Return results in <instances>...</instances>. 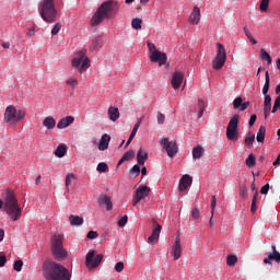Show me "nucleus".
I'll return each mask as SVG.
<instances>
[{"mask_svg": "<svg viewBox=\"0 0 280 280\" xmlns=\"http://www.w3.org/2000/svg\"><path fill=\"white\" fill-rule=\"evenodd\" d=\"M119 10L118 2L115 0H106L98 9L93 13V16L90 21L91 26L96 27L102 24L105 20H109L114 13H117Z\"/></svg>", "mask_w": 280, "mask_h": 280, "instance_id": "obj_1", "label": "nucleus"}, {"mask_svg": "<svg viewBox=\"0 0 280 280\" xmlns=\"http://www.w3.org/2000/svg\"><path fill=\"white\" fill-rule=\"evenodd\" d=\"M46 280H71L72 273L68 268L56 261H46L43 266Z\"/></svg>", "mask_w": 280, "mask_h": 280, "instance_id": "obj_2", "label": "nucleus"}, {"mask_svg": "<svg viewBox=\"0 0 280 280\" xmlns=\"http://www.w3.org/2000/svg\"><path fill=\"white\" fill-rule=\"evenodd\" d=\"M4 209L11 221L20 220L22 215V208L12 190H7L4 199H0V210Z\"/></svg>", "mask_w": 280, "mask_h": 280, "instance_id": "obj_3", "label": "nucleus"}, {"mask_svg": "<svg viewBox=\"0 0 280 280\" xmlns=\"http://www.w3.org/2000/svg\"><path fill=\"white\" fill-rule=\"evenodd\" d=\"M42 19L47 23H55L57 21L58 11L56 9L55 0H43L38 7Z\"/></svg>", "mask_w": 280, "mask_h": 280, "instance_id": "obj_4", "label": "nucleus"}, {"mask_svg": "<svg viewBox=\"0 0 280 280\" xmlns=\"http://www.w3.org/2000/svg\"><path fill=\"white\" fill-rule=\"evenodd\" d=\"M71 67L79 73H84L91 68V59L86 55V50H80L71 60Z\"/></svg>", "mask_w": 280, "mask_h": 280, "instance_id": "obj_5", "label": "nucleus"}, {"mask_svg": "<svg viewBox=\"0 0 280 280\" xmlns=\"http://www.w3.org/2000/svg\"><path fill=\"white\" fill-rule=\"evenodd\" d=\"M50 250L52 252V257L57 258V261H65L68 257V252L63 247V238L61 235H55L50 238Z\"/></svg>", "mask_w": 280, "mask_h": 280, "instance_id": "obj_6", "label": "nucleus"}, {"mask_svg": "<svg viewBox=\"0 0 280 280\" xmlns=\"http://www.w3.org/2000/svg\"><path fill=\"white\" fill-rule=\"evenodd\" d=\"M25 117V112L24 109H19L16 112L15 107L13 105H9L4 112V122L9 125H14L22 120Z\"/></svg>", "mask_w": 280, "mask_h": 280, "instance_id": "obj_7", "label": "nucleus"}, {"mask_svg": "<svg viewBox=\"0 0 280 280\" xmlns=\"http://www.w3.org/2000/svg\"><path fill=\"white\" fill-rule=\"evenodd\" d=\"M238 124H240V116L234 115L226 128V138L230 141H236L238 139Z\"/></svg>", "mask_w": 280, "mask_h": 280, "instance_id": "obj_8", "label": "nucleus"}, {"mask_svg": "<svg viewBox=\"0 0 280 280\" xmlns=\"http://www.w3.org/2000/svg\"><path fill=\"white\" fill-rule=\"evenodd\" d=\"M160 145L166 151L170 159H174L178 154V144L176 141H170L168 138H163L160 140Z\"/></svg>", "mask_w": 280, "mask_h": 280, "instance_id": "obj_9", "label": "nucleus"}, {"mask_svg": "<svg viewBox=\"0 0 280 280\" xmlns=\"http://www.w3.org/2000/svg\"><path fill=\"white\" fill-rule=\"evenodd\" d=\"M104 259L103 254H98L95 256V250H91L86 254L85 257V266L89 270H93L100 267V264Z\"/></svg>", "mask_w": 280, "mask_h": 280, "instance_id": "obj_10", "label": "nucleus"}, {"mask_svg": "<svg viewBox=\"0 0 280 280\" xmlns=\"http://www.w3.org/2000/svg\"><path fill=\"white\" fill-rule=\"evenodd\" d=\"M217 47H218V54L215 56V59L213 60L212 67L214 70L219 71L224 67V63L226 60V52L222 44L218 43Z\"/></svg>", "mask_w": 280, "mask_h": 280, "instance_id": "obj_11", "label": "nucleus"}, {"mask_svg": "<svg viewBox=\"0 0 280 280\" xmlns=\"http://www.w3.org/2000/svg\"><path fill=\"white\" fill-rule=\"evenodd\" d=\"M149 60H151V62H158L159 67H163V65H166L167 62V55L166 52L155 50L151 54V56H149Z\"/></svg>", "mask_w": 280, "mask_h": 280, "instance_id": "obj_12", "label": "nucleus"}, {"mask_svg": "<svg viewBox=\"0 0 280 280\" xmlns=\"http://www.w3.org/2000/svg\"><path fill=\"white\" fill-rule=\"evenodd\" d=\"M185 79V73L182 71H175L172 74L171 84L174 90H179Z\"/></svg>", "mask_w": 280, "mask_h": 280, "instance_id": "obj_13", "label": "nucleus"}, {"mask_svg": "<svg viewBox=\"0 0 280 280\" xmlns=\"http://www.w3.org/2000/svg\"><path fill=\"white\" fill-rule=\"evenodd\" d=\"M172 253H173L174 259H180V257L183 255L180 235H176L175 242H174V244L172 246Z\"/></svg>", "mask_w": 280, "mask_h": 280, "instance_id": "obj_14", "label": "nucleus"}, {"mask_svg": "<svg viewBox=\"0 0 280 280\" xmlns=\"http://www.w3.org/2000/svg\"><path fill=\"white\" fill-rule=\"evenodd\" d=\"M202 18L200 13V8L199 7H194L190 16H189V24L191 25H199L200 24V19Z\"/></svg>", "mask_w": 280, "mask_h": 280, "instance_id": "obj_15", "label": "nucleus"}, {"mask_svg": "<svg viewBox=\"0 0 280 280\" xmlns=\"http://www.w3.org/2000/svg\"><path fill=\"white\" fill-rule=\"evenodd\" d=\"M192 184V177L188 174L183 175L180 180H179V185H178V190L180 192L185 191L189 186H191Z\"/></svg>", "mask_w": 280, "mask_h": 280, "instance_id": "obj_16", "label": "nucleus"}, {"mask_svg": "<svg viewBox=\"0 0 280 280\" xmlns=\"http://www.w3.org/2000/svg\"><path fill=\"white\" fill-rule=\"evenodd\" d=\"M161 231L162 226L160 224H155V229H153V232L151 233V236H149V240H147V242L149 244L156 243L160 238Z\"/></svg>", "mask_w": 280, "mask_h": 280, "instance_id": "obj_17", "label": "nucleus"}, {"mask_svg": "<svg viewBox=\"0 0 280 280\" xmlns=\"http://www.w3.org/2000/svg\"><path fill=\"white\" fill-rule=\"evenodd\" d=\"M74 122V117L68 116L57 122V129H65Z\"/></svg>", "mask_w": 280, "mask_h": 280, "instance_id": "obj_18", "label": "nucleus"}, {"mask_svg": "<svg viewBox=\"0 0 280 280\" xmlns=\"http://www.w3.org/2000/svg\"><path fill=\"white\" fill-rule=\"evenodd\" d=\"M98 203L100 205H105L107 211H110L113 209V203L110 201V197L106 194H103L98 197Z\"/></svg>", "mask_w": 280, "mask_h": 280, "instance_id": "obj_19", "label": "nucleus"}, {"mask_svg": "<svg viewBox=\"0 0 280 280\" xmlns=\"http://www.w3.org/2000/svg\"><path fill=\"white\" fill-rule=\"evenodd\" d=\"M136 195L138 198L143 200L150 195V187L148 186H139L138 189L136 190Z\"/></svg>", "mask_w": 280, "mask_h": 280, "instance_id": "obj_20", "label": "nucleus"}, {"mask_svg": "<svg viewBox=\"0 0 280 280\" xmlns=\"http://www.w3.org/2000/svg\"><path fill=\"white\" fill-rule=\"evenodd\" d=\"M149 155L148 152L143 149H140L137 154V161L140 166H143L145 164V161H148Z\"/></svg>", "mask_w": 280, "mask_h": 280, "instance_id": "obj_21", "label": "nucleus"}, {"mask_svg": "<svg viewBox=\"0 0 280 280\" xmlns=\"http://www.w3.org/2000/svg\"><path fill=\"white\" fill-rule=\"evenodd\" d=\"M109 141H110V137L106 133L103 135L98 143V150L104 151L108 149Z\"/></svg>", "mask_w": 280, "mask_h": 280, "instance_id": "obj_22", "label": "nucleus"}, {"mask_svg": "<svg viewBox=\"0 0 280 280\" xmlns=\"http://www.w3.org/2000/svg\"><path fill=\"white\" fill-rule=\"evenodd\" d=\"M119 110H118V107H113L110 106L108 108V117L109 119L115 122L118 118H119Z\"/></svg>", "mask_w": 280, "mask_h": 280, "instance_id": "obj_23", "label": "nucleus"}, {"mask_svg": "<svg viewBox=\"0 0 280 280\" xmlns=\"http://www.w3.org/2000/svg\"><path fill=\"white\" fill-rule=\"evenodd\" d=\"M269 89H270V75H269V71H266L265 73V83H264V86H262V95L267 96L268 95V92H269Z\"/></svg>", "mask_w": 280, "mask_h": 280, "instance_id": "obj_24", "label": "nucleus"}, {"mask_svg": "<svg viewBox=\"0 0 280 280\" xmlns=\"http://www.w3.org/2000/svg\"><path fill=\"white\" fill-rule=\"evenodd\" d=\"M44 127L48 130H52L56 127V119L51 116L46 117L43 121Z\"/></svg>", "mask_w": 280, "mask_h": 280, "instance_id": "obj_25", "label": "nucleus"}, {"mask_svg": "<svg viewBox=\"0 0 280 280\" xmlns=\"http://www.w3.org/2000/svg\"><path fill=\"white\" fill-rule=\"evenodd\" d=\"M69 222L72 226H80L84 223V219L79 215H70Z\"/></svg>", "mask_w": 280, "mask_h": 280, "instance_id": "obj_26", "label": "nucleus"}, {"mask_svg": "<svg viewBox=\"0 0 280 280\" xmlns=\"http://www.w3.org/2000/svg\"><path fill=\"white\" fill-rule=\"evenodd\" d=\"M67 150L68 148L66 144H59V147H57V150H55V156H57V159H62V156H66Z\"/></svg>", "mask_w": 280, "mask_h": 280, "instance_id": "obj_27", "label": "nucleus"}, {"mask_svg": "<svg viewBox=\"0 0 280 280\" xmlns=\"http://www.w3.org/2000/svg\"><path fill=\"white\" fill-rule=\"evenodd\" d=\"M205 156V148L197 145L192 149V159H202Z\"/></svg>", "mask_w": 280, "mask_h": 280, "instance_id": "obj_28", "label": "nucleus"}, {"mask_svg": "<svg viewBox=\"0 0 280 280\" xmlns=\"http://www.w3.org/2000/svg\"><path fill=\"white\" fill-rule=\"evenodd\" d=\"M102 46H104V39L102 38V36H97L92 39V48L94 50H100V48H102Z\"/></svg>", "mask_w": 280, "mask_h": 280, "instance_id": "obj_29", "label": "nucleus"}, {"mask_svg": "<svg viewBox=\"0 0 280 280\" xmlns=\"http://www.w3.org/2000/svg\"><path fill=\"white\" fill-rule=\"evenodd\" d=\"M266 127L265 126H260L258 131H257V135H256V140L257 142H264L265 139H266Z\"/></svg>", "mask_w": 280, "mask_h": 280, "instance_id": "obj_30", "label": "nucleus"}, {"mask_svg": "<svg viewBox=\"0 0 280 280\" xmlns=\"http://www.w3.org/2000/svg\"><path fill=\"white\" fill-rule=\"evenodd\" d=\"M141 122H142V120H139V121L136 124V126L133 127L132 132H131V135H130V137H129V139H128V141H127V143H126V145H125V148H127V147L131 143V141L133 140V138L136 137V135H137V132H138L140 126H141Z\"/></svg>", "mask_w": 280, "mask_h": 280, "instance_id": "obj_31", "label": "nucleus"}, {"mask_svg": "<svg viewBox=\"0 0 280 280\" xmlns=\"http://www.w3.org/2000/svg\"><path fill=\"white\" fill-rule=\"evenodd\" d=\"M260 60H266L267 65H271L272 63V57L264 48L260 49Z\"/></svg>", "mask_w": 280, "mask_h": 280, "instance_id": "obj_32", "label": "nucleus"}, {"mask_svg": "<svg viewBox=\"0 0 280 280\" xmlns=\"http://www.w3.org/2000/svg\"><path fill=\"white\" fill-rule=\"evenodd\" d=\"M245 165H247V167L253 168L256 165V158L255 155L252 153L249 154V156H247V159L245 160Z\"/></svg>", "mask_w": 280, "mask_h": 280, "instance_id": "obj_33", "label": "nucleus"}, {"mask_svg": "<svg viewBox=\"0 0 280 280\" xmlns=\"http://www.w3.org/2000/svg\"><path fill=\"white\" fill-rule=\"evenodd\" d=\"M66 84L68 86H71L72 89H75L79 85V80H78V78L71 77L66 80Z\"/></svg>", "mask_w": 280, "mask_h": 280, "instance_id": "obj_34", "label": "nucleus"}, {"mask_svg": "<svg viewBox=\"0 0 280 280\" xmlns=\"http://www.w3.org/2000/svg\"><path fill=\"white\" fill-rule=\"evenodd\" d=\"M254 141H255V135L249 132V135L245 137V145H247V148H250Z\"/></svg>", "mask_w": 280, "mask_h": 280, "instance_id": "obj_35", "label": "nucleus"}, {"mask_svg": "<svg viewBox=\"0 0 280 280\" xmlns=\"http://www.w3.org/2000/svg\"><path fill=\"white\" fill-rule=\"evenodd\" d=\"M226 262L229 267H235V265L237 264V256L229 255L226 258Z\"/></svg>", "mask_w": 280, "mask_h": 280, "instance_id": "obj_36", "label": "nucleus"}, {"mask_svg": "<svg viewBox=\"0 0 280 280\" xmlns=\"http://www.w3.org/2000/svg\"><path fill=\"white\" fill-rule=\"evenodd\" d=\"M243 33H245V36H247V38H249V42H252V44L257 45L258 42L253 37V34L248 31L247 27H243Z\"/></svg>", "mask_w": 280, "mask_h": 280, "instance_id": "obj_37", "label": "nucleus"}, {"mask_svg": "<svg viewBox=\"0 0 280 280\" xmlns=\"http://www.w3.org/2000/svg\"><path fill=\"white\" fill-rule=\"evenodd\" d=\"M75 178L74 174H68L65 179V186L69 190V186L72 184V180Z\"/></svg>", "mask_w": 280, "mask_h": 280, "instance_id": "obj_38", "label": "nucleus"}, {"mask_svg": "<svg viewBox=\"0 0 280 280\" xmlns=\"http://www.w3.org/2000/svg\"><path fill=\"white\" fill-rule=\"evenodd\" d=\"M96 170L98 173H106V172H108V164H106L105 162H101V163H98Z\"/></svg>", "mask_w": 280, "mask_h": 280, "instance_id": "obj_39", "label": "nucleus"}, {"mask_svg": "<svg viewBox=\"0 0 280 280\" xmlns=\"http://www.w3.org/2000/svg\"><path fill=\"white\" fill-rule=\"evenodd\" d=\"M269 3H270V0H261L260 1V11L261 12H267L268 11V8H269Z\"/></svg>", "mask_w": 280, "mask_h": 280, "instance_id": "obj_40", "label": "nucleus"}, {"mask_svg": "<svg viewBox=\"0 0 280 280\" xmlns=\"http://www.w3.org/2000/svg\"><path fill=\"white\" fill-rule=\"evenodd\" d=\"M268 255H269V259H272V261L280 264V253L279 252L270 253Z\"/></svg>", "mask_w": 280, "mask_h": 280, "instance_id": "obj_41", "label": "nucleus"}, {"mask_svg": "<svg viewBox=\"0 0 280 280\" xmlns=\"http://www.w3.org/2000/svg\"><path fill=\"white\" fill-rule=\"evenodd\" d=\"M141 24H142L141 19H135V20H132V23H131V25L135 30H141L142 28Z\"/></svg>", "mask_w": 280, "mask_h": 280, "instance_id": "obj_42", "label": "nucleus"}, {"mask_svg": "<svg viewBox=\"0 0 280 280\" xmlns=\"http://www.w3.org/2000/svg\"><path fill=\"white\" fill-rule=\"evenodd\" d=\"M242 104H243V98L242 96H238L236 97L234 101H233V106L235 109H240L242 107Z\"/></svg>", "mask_w": 280, "mask_h": 280, "instance_id": "obj_43", "label": "nucleus"}, {"mask_svg": "<svg viewBox=\"0 0 280 280\" xmlns=\"http://www.w3.org/2000/svg\"><path fill=\"white\" fill-rule=\"evenodd\" d=\"M130 175L133 176V177H138L140 175V166L139 165H135L130 170Z\"/></svg>", "mask_w": 280, "mask_h": 280, "instance_id": "obj_44", "label": "nucleus"}, {"mask_svg": "<svg viewBox=\"0 0 280 280\" xmlns=\"http://www.w3.org/2000/svg\"><path fill=\"white\" fill-rule=\"evenodd\" d=\"M22 267H23V261L22 260L14 261V265H13L14 271L21 272Z\"/></svg>", "mask_w": 280, "mask_h": 280, "instance_id": "obj_45", "label": "nucleus"}, {"mask_svg": "<svg viewBox=\"0 0 280 280\" xmlns=\"http://www.w3.org/2000/svg\"><path fill=\"white\" fill-rule=\"evenodd\" d=\"M272 105H264V117L267 119L271 113Z\"/></svg>", "mask_w": 280, "mask_h": 280, "instance_id": "obj_46", "label": "nucleus"}, {"mask_svg": "<svg viewBox=\"0 0 280 280\" xmlns=\"http://www.w3.org/2000/svg\"><path fill=\"white\" fill-rule=\"evenodd\" d=\"M278 109H280V98L276 97V100H275V105H273V107H272L271 113H272V114H276V113L278 112Z\"/></svg>", "mask_w": 280, "mask_h": 280, "instance_id": "obj_47", "label": "nucleus"}, {"mask_svg": "<svg viewBox=\"0 0 280 280\" xmlns=\"http://www.w3.org/2000/svg\"><path fill=\"white\" fill-rule=\"evenodd\" d=\"M156 121L159 125H163L165 122V115L161 114V112H158Z\"/></svg>", "mask_w": 280, "mask_h": 280, "instance_id": "obj_48", "label": "nucleus"}, {"mask_svg": "<svg viewBox=\"0 0 280 280\" xmlns=\"http://www.w3.org/2000/svg\"><path fill=\"white\" fill-rule=\"evenodd\" d=\"M127 222H128V217L125 215V217H121V218L118 220L117 224H118V226L124 228V226L127 224Z\"/></svg>", "mask_w": 280, "mask_h": 280, "instance_id": "obj_49", "label": "nucleus"}, {"mask_svg": "<svg viewBox=\"0 0 280 280\" xmlns=\"http://www.w3.org/2000/svg\"><path fill=\"white\" fill-rule=\"evenodd\" d=\"M61 27L62 26L60 23L55 24V26H52V31H50V34L57 35L60 32Z\"/></svg>", "mask_w": 280, "mask_h": 280, "instance_id": "obj_50", "label": "nucleus"}, {"mask_svg": "<svg viewBox=\"0 0 280 280\" xmlns=\"http://www.w3.org/2000/svg\"><path fill=\"white\" fill-rule=\"evenodd\" d=\"M124 268H125V265H124L122 261H118V262L115 265V271L118 272V273L122 272Z\"/></svg>", "mask_w": 280, "mask_h": 280, "instance_id": "obj_51", "label": "nucleus"}, {"mask_svg": "<svg viewBox=\"0 0 280 280\" xmlns=\"http://www.w3.org/2000/svg\"><path fill=\"white\" fill-rule=\"evenodd\" d=\"M269 190H270V184L267 183V184H265V185L260 188V194H261V195H268Z\"/></svg>", "mask_w": 280, "mask_h": 280, "instance_id": "obj_52", "label": "nucleus"}, {"mask_svg": "<svg viewBox=\"0 0 280 280\" xmlns=\"http://www.w3.org/2000/svg\"><path fill=\"white\" fill-rule=\"evenodd\" d=\"M272 97L270 94L265 95L264 106H271Z\"/></svg>", "mask_w": 280, "mask_h": 280, "instance_id": "obj_53", "label": "nucleus"}, {"mask_svg": "<svg viewBox=\"0 0 280 280\" xmlns=\"http://www.w3.org/2000/svg\"><path fill=\"white\" fill-rule=\"evenodd\" d=\"M8 262V258L4 254L0 253V268H3L5 264Z\"/></svg>", "mask_w": 280, "mask_h": 280, "instance_id": "obj_54", "label": "nucleus"}, {"mask_svg": "<svg viewBox=\"0 0 280 280\" xmlns=\"http://www.w3.org/2000/svg\"><path fill=\"white\" fill-rule=\"evenodd\" d=\"M88 238L90 240H95L98 237V232H95V231H90L86 235Z\"/></svg>", "mask_w": 280, "mask_h": 280, "instance_id": "obj_55", "label": "nucleus"}, {"mask_svg": "<svg viewBox=\"0 0 280 280\" xmlns=\"http://www.w3.org/2000/svg\"><path fill=\"white\" fill-rule=\"evenodd\" d=\"M191 218L194 220H197L198 218H200V211L198 210V208H194V210L191 211Z\"/></svg>", "mask_w": 280, "mask_h": 280, "instance_id": "obj_56", "label": "nucleus"}, {"mask_svg": "<svg viewBox=\"0 0 280 280\" xmlns=\"http://www.w3.org/2000/svg\"><path fill=\"white\" fill-rule=\"evenodd\" d=\"M135 156V152L133 151H128L125 155H124V160L126 161H131V159H133Z\"/></svg>", "mask_w": 280, "mask_h": 280, "instance_id": "obj_57", "label": "nucleus"}, {"mask_svg": "<svg viewBox=\"0 0 280 280\" xmlns=\"http://www.w3.org/2000/svg\"><path fill=\"white\" fill-rule=\"evenodd\" d=\"M246 195H247V188H246V186H242V187L240 188V196H241L242 198H246Z\"/></svg>", "mask_w": 280, "mask_h": 280, "instance_id": "obj_58", "label": "nucleus"}, {"mask_svg": "<svg viewBox=\"0 0 280 280\" xmlns=\"http://www.w3.org/2000/svg\"><path fill=\"white\" fill-rule=\"evenodd\" d=\"M147 46L149 47V51L151 52V55L153 54V51L159 50V49H156V46L153 43L149 42V43H147Z\"/></svg>", "mask_w": 280, "mask_h": 280, "instance_id": "obj_59", "label": "nucleus"}, {"mask_svg": "<svg viewBox=\"0 0 280 280\" xmlns=\"http://www.w3.org/2000/svg\"><path fill=\"white\" fill-rule=\"evenodd\" d=\"M249 105H250V102H249V101L243 102L242 105H241V107H240V110H241V112L246 110Z\"/></svg>", "mask_w": 280, "mask_h": 280, "instance_id": "obj_60", "label": "nucleus"}, {"mask_svg": "<svg viewBox=\"0 0 280 280\" xmlns=\"http://www.w3.org/2000/svg\"><path fill=\"white\" fill-rule=\"evenodd\" d=\"M215 206H217V199H215V196L213 195L212 196V201H211V213H212V217H213V212H214Z\"/></svg>", "mask_w": 280, "mask_h": 280, "instance_id": "obj_61", "label": "nucleus"}, {"mask_svg": "<svg viewBox=\"0 0 280 280\" xmlns=\"http://www.w3.org/2000/svg\"><path fill=\"white\" fill-rule=\"evenodd\" d=\"M198 107L200 110H205V100L198 98Z\"/></svg>", "mask_w": 280, "mask_h": 280, "instance_id": "obj_62", "label": "nucleus"}, {"mask_svg": "<svg viewBox=\"0 0 280 280\" xmlns=\"http://www.w3.org/2000/svg\"><path fill=\"white\" fill-rule=\"evenodd\" d=\"M256 120H257V116L252 115V117H249V127H253L255 125Z\"/></svg>", "mask_w": 280, "mask_h": 280, "instance_id": "obj_63", "label": "nucleus"}, {"mask_svg": "<svg viewBox=\"0 0 280 280\" xmlns=\"http://www.w3.org/2000/svg\"><path fill=\"white\" fill-rule=\"evenodd\" d=\"M140 201H141L140 197H138L137 195H135V197H133V199H132V205H133V207H136Z\"/></svg>", "mask_w": 280, "mask_h": 280, "instance_id": "obj_64", "label": "nucleus"}]
</instances>
